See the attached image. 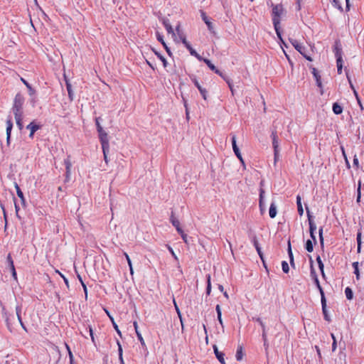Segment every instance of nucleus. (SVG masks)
Returning a JSON list of instances; mask_svg holds the SVG:
<instances>
[{"label":"nucleus","mask_w":364,"mask_h":364,"mask_svg":"<svg viewBox=\"0 0 364 364\" xmlns=\"http://www.w3.org/2000/svg\"><path fill=\"white\" fill-rule=\"evenodd\" d=\"M106 312H107V316H109V319H110V321H111V322H112V326H113V328H114V330L117 331V334H118L120 337H122V333H121L120 330L119 329V327H118L117 324V323H116V322L114 321V318H113V317L109 314V313L107 311H106Z\"/></svg>","instance_id":"18"},{"label":"nucleus","mask_w":364,"mask_h":364,"mask_svg":"<svg viewBox=\"0 0 364 364\" xmlns=\"http://www.w3.org/2000/svg\"><path fill=\"white\" fill-rule=\"evenodd\" d=\"M211 292L210 276L208 275V284L206 287V294L209 295Z\"/></svg>","instance_id":"49"},{"label":"nucleus","mask_w":364,"mask_h":364,"mask_svg":"<svg viewBox=\"0 0 364 364\" xmlns=\"http://www.w3.org/2000/svg\"><path fill=\"white\" fill-rule=\"evenodd\" d=\"M316 262L318 263L320 271L323 272V269H324V265L319 255L316 257Z\"/></svg>","instance_id":"40"},{"label":"nucleus","mask_w":364,"mask_h":364,"mask_svg":"<svg viewBox=\"0 0 364 364\" xmlns=\"http://www.w3.org/2000/svg\"><path fill=\"white\" fill-rule=\"evenodd\" d=\"M321 302L322 311H323L324 319L327 321H329L330 318H329V316L328 314V311L326 309V299H323V301H321Z\"/></svg>","instance_id":"15"},{"label":"nucleus","mask_w":364,"mask_h":364,"mask_svg":"<svg viewBox=\"0 0 364 364\" xmlns=\"http://www.w3.org/2000/svg\"><path fill=\"white\" fill-rule=\"evenodd\" d=\"M215 311L217 312L218 320L220 324L221 325L222 328H223L224 326H223V319H222L221 309H220V306L219 304L216 305Z\"/></svg>","instance_id":"22"},{"label":"nucleus","mask_w":364,"mask_h":364,"mask_svg":"<svg viewBox=\"0 0 364 364\" xmlns=\"http://www.w3.org/2000/svg\"><path fill=\"white\" fill-rule=\"evenodd\" d=\"M312 74L316 81L317 86L321 87L322 84L321 80V76L319 75L318 70L314 68H312Z\"/></svg>","instance_id":"16"},{"label":"nucleus","mask_w":364,"mask_h":364,"mask_svg":"<svg viewBox=\"0 0 364 364\" xmlns=\"http://www.w3.org/2000/svg\"><path fill=\"white\" fill-rule=\"evenodd\" d=\"M100 117H97L95 119V124H96V127H97V130L99 131V130H101L102 128V127L101 126L100 123Z\"/></svg>","instance_id":"58"},{"label":"nucleus","mask_w":364,"mask_h":364,"mask_svg":"<svg viewBox=\"0 0 364 364\" xmlns=\"http://www.w3.org/2000/svg\"><path fill=\"white\" fill-rule=\"evenodd\" d=\"M311 277L312 279H316L318 278V276L316 274V272L314 268V266L311 264V272H310Z\"/></svg>","instance_id":"52"},{"label":"nucleus","mask_w":364,"mask_h":364,"mask_svg":"<svg viewBox=\"0 0 364 364\" xmlns=\"http://www.w3.org/2000/svg\"><path fill=\"white\" fill-rule=\"evenodd\" d=\"M287 252H288V255H289V260H292V259H294V256H293V253H292V250H291V242H290V240H289V241H288V249H287Z\"/></svg>","instance_id":"44"},{"label":"nucleus","mask_w":364,"mask_h":364,"mask_svg":"<svg viewBox=\"0 0 364 364\" xmlns=\"http://www.w3.org/2000/svg\"><path fill=\"white\" fill-rule=\"evenodd\" d=\"M200 14L203 21L207 25L208 30L211 31L213 28V23L210 21L208 17L206 16L204 11H201Z\"/></svg>","instance_id":"14"},{"label":"nucleus","mask_w":364,"mask_h":364,"mask_svg":"<svg viewBox=\"0 0 364 364\" xmlns=\"http://www.w3.org/2000/svg\"><path fill=\"white\" fill-rule=\"evenodd\" d=\"M279 149H274V161L276 162L279 159Z\"/></svg>","instance_id":"62"},{"label":"nucleus","mask_w":364,"mask_h":364,"mask_svg":"<svg viewBox=\"0 0 364 364\" xmlns=\"http://www.w3.org/2000/svg\"><path fill=\"white\" fill-rule=\"evenodd\" d=\"M191 80L195 85V86L198 89V90H200V88H202V87L200 86V85L199 84L198 81L196 77H191Z\"/></svg>","instance_id":"59"},{"label":"nucleus","mask_w":364,"mask_h":364,"mask_svg":"<svg viewBox=\"0 0 364 364\" xmlns=\"http://www.w3.org/2000/svg\"><path fill=\"white\" fill-rule=\"evenodd\" d=\"M16 316H17V318H18V320L19 323H21L22 322V318H21V307L20 306H16Z\"/></svg>","instance_id":"41"},{"label":"nucleus","mask_w":364,"mask_h":364,"mask_svg":"<svg viewBox=\"0 0 364 364\" xmlns=\"http://www.w3.org/2000/svg\"><path fill=\"white\" fill-rule=\"evenodd\" d=\"M252 319L259 323V326H261L262 332H264V331H267L265 324L264 323V322L262 321V320L260 318H259V317L256 318H253Z\"/></svg>","instance_id":"39"},{"label":"nucleus","mask_w":364,"mask_h":364,"mask_svg":"<svg viewBox=\"0 0 364 364\" xmlns=\"http://www.w3.org/2000/svg\"><path fill=\"white\" fill-rule=\"evenodd\" d=\"M262 340L264 341V346L265 348V350H267L269 348V343L267 341V331L264 330V332L262 333Z\"/></svg>","instance_id":"31"},{"label":"nucleus","mask_w":364,"mask_h":364,"mask_svg":"<svg viewBox=\"0 0 364 364\" xmlns=\"http://www.w3.org/2000/svg\"><path fill=\"white\" fill-rule=\"evenodd\" d=\"M333 112L336 114H340L343 112V107L337 102L333 104Z\"/></svg>","instance_id":"23"},{"label":"nucleus","mask_w":364,"mask_h":364,"mask_svg":"<svg viewBox=\"0 0 364 364\" xmlns=\"http://www.w3.org/2000/svg\"><path fill=\"white\" fill-rule=\"evenodd\" d=\"M13 128V123L11 119L9 117L6 120V143L7 145L10 144L11 133Z\"/></svg>","instance_id":"7"},{"label":"nucleus","mask_w":364,"mask_h":364,"mask_svg":"<svg viewBox=\"0 0 364 364\" xmlns=\"http://www.w3.org/2000/svg\"><path fill=\"white\" fill-rule=\"evenodd\" d=\"M272 146L274 149H279V139L276 130L272 132Z\"/></svg>","instance_id":"11"},{"label":"nucleus","mask_w":364,"mask_h":364,"mask_svg":"<svg viewBox=\"0 0 364 364\" xmlns=\"http://www.w3.org/2000/svg\"><path fill=\"white\" fill-rule=\"evenodd\" d=\"M345 294L348 300H352L353 298V293L352 289L350 287H346L345 289Z\"/></svg>","instance_id":"29"},{"label":"nucleus","mask_w":364,"mask_h":364,"mask_svg":"<svg viewBox=\"0 0 364 364\" xmlns=\"http://www.w3.org/2000/svg\"><path fill=\"white\" fill-rule=\"evenodd\" d=\"M305 248L309 252H311L314 250V244L311 240H308L306 242Z\"/></svg>","instance_id":"28"},{"label":"nucleus","mask_w":364,"mask_h":364,"mask_svg":"<svg viewBox=\"0 0 364 364\" xmlns=\"http://www.w3.org/2000/svg\"><path fill=\"white\" fill-rule=\"evenodd\" d=\"M256 250H257V253H258L261 260L262 261L264 267L267 269V266H266V264L264 262V256H263V253L262 252L261 247H259L256 248Z\"/></svg>","instance_id":"42"},{"label":"nucleus","mask_w":364,"mask_h":364,"mask_svg":"<svg viewBox=\"0 0 364 364\" xmlns=\"http://www.w3.org/2000/svg\"><path fill=\"white\" fill-rule=\"evenodd\" d=\"M272 23L274 25V30L276 31L277 36L279 38L282 40V34L280 31V21L281 17L284 14V8L283 6L279 4H272Z\"/></svg>","instance_id":"1"},{"label":"nucleus","mask_w":364,"mask_h":364,"mask_svg":"<svg viewBox=\"0 0 364 364\" xmlns=\"http://www.w3.org/2000/svg\"><path fill=\"white\" fill-rule=\"evenodd\" d=\"M360 188H361V182H360V181H358V189H357V198H356V201L358 203H359L360 200V196H361Z\"/></svg>","instance_id":"47"},{"label":"nucleus","mask_w":364,"mask_h":364,"mask_svg":"<svg viewBox=\"0 0 364 364\" xmlns=\"http://www.w3.org/2000/svg\"><path fill=\"white\" fill-rule=\"evenodd\" d=\"M277 206L274 203H272L270 204L269 210V215L271 218H274L277 215Z\"/></svg>","instance_id":"21"},{"label":"nucleus","mask_w":364,"mask_h":364,"mask_svg":"<svg viewBox=\"0 0 364 364\" xmlns=\"http://www.w3.org/2000/svg\"><path fill=\"white\" fill-rule=\"evenodd\" d=\"M162 23H163L167 33L172 34L173 36H175L176 33H174V31L170 23L169 20L167 18H164L162 19Z\"/></svg>","instance_id":"9"},{"label":"nucleus","mask_w":364,"mask_h":364,"mask_svg":"<svg viewBox=\"0 0 364 364\" xmlns=\"http://www.w3.org/2000/svg\"><path fill=\"white\" fill-rule=\"evenodd\" d=\"M6 261L8 262V264H9L10 269L11 268H14V261H13L10 254L8 255L7 258H6Z\"/></svg>","instance_id":"50"},{"label":"nucleus","mask_w":364,"mask_h":364,"mask_svg":"<svg viewBox=\"0 0 364 364\" xmlns=\"http://www.w3.org/2000/svg\"><path fill=\"white\" fill-rule=\"evenodd\" d=\"M333 52L335 54V57L336 58V61H341L343 60L342 58V47L341 43L338 41H336L333 47Z\"/></svg>","instance_id":"5"},{"label":"nucleus","mask_w":364,"mask_h":364,"mask_svg":"<svg viewBox=\"0 0 364 364\" xmlns=\"http://www.w3.org/2000/svg\"><path fill=\"white\" fill-rule=\"evenodd\" d=\"M133 325H134V329H135V331H136V333L137 338L139 339V341H140V343H141V344L142 346L144 345L145 343H144V338H143L141 333L139 332V331L138 329L137 322L136 321H134Z\"/></svg>","instance_id":"19"},{"label":"nucleus","mask_w":364,"mask_h":364,"mask_svg":"<svg viewBox=\"0 0 364 364\" xmlns=\"http://www.w3.org/2000/svg\"><path fill=\"white\" fill-rule=\"evenodd\" d=\"M317 289H318L320 294H321V301H323V299H326L325 294L323 290V288L321 287V284L317 285Z\"/></svg>","instance_id":"51"},{"label":"nucleus","mask_w":364,"mask_h":364,"mask_svg":"<svg viewBox=\"0 0 364 364\" xmlns=\"http://www.w3.org/2000/svg\"><path fill=\"white\" fill-rule=\"evenodd\" d=\"M243 357L242 348V346H239L236 351L235 358L237 360H241Z\"/></svg>","instance_id":"30"},{"label":"nucleus","mask_w":364,"mask_h":364,"mask_svg":"<svg viewBox=\"0 0 364 364\" xmlns=\"http://www.w3.org/2000/svg\"><path fill=\"white\" fill-rule=\"evenodd\" d=\"M213 350H214L215 356L218 358V360L220 361V363L221 364H225V359H224L225 354L219 351L216 346H213Z\"/></svg>","instance_id":"13"},{"label":"nucleus","mask_w":364,"mask_h":364,"mask_svg":"<svg viewBox=\"0 0 364 364\" xmlns=\"http://www.w3.org/2000/svg\"><path fill=\"white\" fill-rule=\"evenodd\" d=\"M203 62L208 65V67L215 73H219V70L211 63L208 59H203Z\"/></svg>","instance_id":"24"},{"label":"nucleus","mask_w":364,"mask_h":364,"mask_svg":"<svg viewBox=\"0 0 364 364\" xmlns=\"http://www.w3.org/2000/svg\"><path fill=\"white\" fill-rule=\"evenodd\" d=\"M250 239L255 249L259 247L257 236L255 235H251Z\"/></svg>","instance_id":"38"},{"label":"nucleus","mask_w":364,"mask_h":364,"mask_svg":"<svg viewBox=\"0 0 364 364\" xmlns=\"http://www.w3.org/2000/svg\"><path fill=\"white\" fill-rule=\"evenodd\" d=\"M117 344L118 346L119 357H121V356H122V348L120 342L118 340L117 341Z\"/></svg>","instance_id":"61"},{"label":"nucleus","mask_w":364,"mask_h":364,"mask_svg":"<svg viewBox=\"0 0 364 364\" xmlns=\"http://www.w3.org/2000/svg\"><path fill=\"white\" fill-rule=\"evenodd\" d=\"M162 45L164 47L165 50H166L167 53L171 56V52L170 48L167 46V45L166 44L165 42H162Z\"/></svg>","instance_id":"64"},{"label":"nucleus","mask_w":364,"mask_h":364,"mask_svg":"<svg viewBox=\"0 0 364 364\" xmlns=\"http://www.w3.org/2000/svg\"><path fill=\"white\" fill-rule=\"evenodd\" d=\"M290 41L295 49L299 52L307 60L312 61V58L306 54V48L305 46L299 43L296 40L291 39Z\"/></svg>","instance_id":"3"},{"label":"nucleus","mask_w":364,"mask_h":364,"mask_svg":"<svg viewBox=\"0 0 364 364\" xmlns=\"http://www.w3.org/2000/svg\"><path fill=\"white\" fill-rule=\"evenodd\" d=\"M64 163H65V168H66V175L67 176H68L70 173V168H71V162L70 161L67 159L64 161Z\"/></svg>","instance_id":"32"},{"label":"nucleus","mask_w":364,"mask_h":364,"mask_svg":"<svg viewBox=\"0 0 364 364\" xmlns=\"http://www.w3.org/2000/svg\"><path fill=\"white\" fill-rule=\"evenodd\" d=\"M14 186H15V188L16 190L17 196L20 198L22 205H25L26 200H25L23 192L21 191L20 187L18 186V185L16 183H15Z\"/></svg>","instance_id":"17"},{"label":"nucleus","mask_w":364,"mask_h":364,"mask_svg":"<svg viewBox=\"0 0 364 364\" xmlns=\"http://www.w3.org/2000/svg\"><path fill=\"white\" fill-rule=\"evenodd\" d=\"M343 63V60H341V61H336L337 71H338V74L342 73Z\"/></svg>","instance_id":"48"},{"label":"nucleus","mask_w":364,"mask_h":364,"mask_svg":"<svg viewBox=\"0 0 364 364\" xmlns=\"http://www.w3.org/2000/svg\"><path fill=\"white\" fill-rule=\"evenodd\" d=\"M97 132L99 134L100 143L102 144V149H105V147L107 149V146H109L107 133L103 129L97 131Z\"/></svg>","instance_id":"4"},{"label":"nucleus","mask_w":364,"mask_h":364,"mask_svg":"<svg viewBox=\"0 0 364 364\" xmlns=\"http://www.w3.org/2000/svg\"><path fill=\"white\" fill-rule=\"evenodd\" d=\"M356 240H357V243H358V252H360V249H361V232H358L357 233V237H356Z\"/></svg>","instance_id":"36"},{"label":"nucleus","mask_w":364,"mask_h":364,"mask_svg":"<svg viewBox=\"0 0 364 364\" xmlns=\"http://www.w3.org/2000/svg\"><path fill=\"white\" fill-rule=\"evenodd\" d=\"M306 210L309 225V232H310V235H312V232H315V231L316 230V225L312 219V215H311V213L307 206H306Z\"/></svg>","instance_id":"6"},{"label":"nucleus","mask_w":364,"mask_h":364,"mask_svg":"<svg viewBox=\"0 0 364 364\" xmlns=\"http://www.w3.org/2000/svg\"><path fill=\"white\" fill-rule=\"evenodd\" d=\"M154 52L155 55L161 60V62L163 63L164 67L166 68L167 66V61H166V58L159 52H157L156 50H154Z\"/></svg>","instance_id":"34"},{"label":"nucleus","mask_w":364,"mask_h":364,"mask_svg":"<svg viewBox=\"0 0 364 364\" xmlns=\"http://www.w3.org/2000/svg\"><path fill=\"white\" fill-rule=\"evenodd\" d=\"M25 99L21 93H17L14 100V104L12 107V112L14 117L23 116V106L24 104Z\"/></svg>","instance_id":"2"},{"label":"nucleus","mask_w":364,"mask_h":364,"mask_svg":"<svg viewBox=\"0 0 364 364\" xmlns=\"http://www.w3.org/2000/svg\"><path fill=\"white\" fill-rule=\"evenodd\" d=\"M14 205H15V211H16V217L18 218V219H21V216L19 215L18 214V212H19V210H20V208H19V205L16 203V199L14 198Z\"/></svg>","instance_id":"54"},{"label":"nucleus","mask_w":364,"mask_h":364,"mask_svg":"<svg viewBox=\"0 0 364 364\" xmlns=\"http://www.w3.org/2000/svg\"><path fill=\"white\" fill-rule=\"evenodd\" d=\"M156 36L157 40L159 42H161V44H162V42H165L164 40V36L159 32H156Z\"/></svg>","instance_id":"60"},{"label":"nucleus","mask_w":364,"mask_h":364,"mask_svg":"<svg viewBox=\"0 0 364 364\" xmlns=\"http://www.w3.org/2000/svg\"><path fill=\"white\" fill-rule=\"evenodd\" d=\"M353 267L354 268V274H355V277L357 280L360 279V272L358 269V262H355L353 263Z\"/></svg>","instance_id":"26"},{"label":"nucleus","mask_w":364,"mask_h":364,"mask_svg":"<svg viewBox=\"0 0 364 364\" xmlns=\"http://www.w3.org/2000/svg\"><path fill=\"white\" fill-rule=\"evenodd\" d=\"M282 270L284 273H288L289 271V264L286 261H282Z\"/></svg>","instance_id":"45"},{"label":"nucleus","mask_w":364,"mask_h":364,"mask_svg":"<svg viewBox=\"0 0 364 364\" xmlns=\"http://www.w3.org/2000/svg\"><path fill=\"white\" fill-rule=\"evenodd\" d=\"M41 126L36 124L34 122H31L27 125L26 129L30 130L29 137L33 138L34 133L40 129Z\"/></svg>","instance_id":"10"},{"label":"nucleus","mask_w":364,"mask_h":364,"mask_svg":"<svg viewBox=\"0 0 364 364\" xmlns=\"http://www.w3.org/2000/svg\"><path fill=\"white\" fill-rule=\"evenodd\" d=\"M332 5L338 9L340 11H343V7L338 0H331Z\"/></svg>","instance_id":"37"},{"label":"nucleus","mask_w":364,"mask_h":364,"mask_svg":"<svg viewBox=\"0 0 364 364\" xmlns=\"http://www.w3.org/2000/svg\"><path fill=\"white\" fill-rule=\"evenodd\" d=\"M109 146H107V149L105 148V149H102L103 155H104V159L105 161L107 164L108 159H107V153L109 152Z\"/></svg>","instance_id":"53"},{"label":"nucleus","mask_w":364,"mask_h":364,"mask_svg":"<svg viewBox=\"0 0 364 364\" xmlns=\"http://www.w3.org/2000/svg\"><path fill=\"white\" fill-rule=\"evenodd\" d=\"M232 149L234 151H237V149H239V148L237 147V144H236V137L235 135H232Z\"/></svg>","instance_id":"46"},{"label":"nucleus","mask_w":364,"mask_h":364,"mask_svg":"<svg viewBox=\"0 0 364 364\" xmlns=\"http://www.w3.org/2000/svg\"><path fill=\"white\" fill-rule=\"evenodd\" d=\"M264 191L262 188H260L259 190V207L262 208L264 205Z\"/></svg>","instance_id":"35"},{"label":"nucleus","mask_w":364,"mask_h":364,"mask_svg":"<svg viewBox=\"0 0 364 364\" xmlns=\"http://www.w3.org/2000/svg\"><path fill=\"white\" fill-rule=\"evenodd\" d=\"M65 80L66 88H67L68 94V97L70 101H73L74 99V92L72 89V85H71L70 81L66 78L65 76Z\"/></svg>","instance_id":"12"},{"label":"nucleus","mask_w":364,"mask_h":364,"mask_svg":"<svg viewBox=\"0 0 364 364\" xmlns=\"http://www.w3.org/2000/svg\"><path fill=\"white\" fill-rule=\"evenodd\" d=\"M15 117V119H16V125L17 127H18V129L20 130H21L23 128V116H17V117Z\"/></svg>","instance_id":"25"},{"label":"nucleus","mask_w":364,"mask_h":364,"mask_svg":"<svg viewBox=\"0 0 364 364\" xmlns=\"http://www.w3.org/2000/svg\"><path fill=\"white\" fill-rule=\"evenodd\" d=\"M178 233L181 235V237H182V239H183V240L186 243H187V237H188V235H187L186 234H185V233H184V232H183V230H182V232H178Z\"/></svg>","instance_id":"63"},{"label":"nucleus","mask_w":364,"mask_h":364,"mask_svg":"<svg viewBox=\"0 0 364 364\" xmlns=\"http://www.w3.org/2000/svg\"><path fill=\"white\" fill-rule=\"evenodd\" d=\"M22 82L24 83V85L26 86V87L28 89V93L30 95H33L35 94V90L32 88L31 85L26 81L24 79L21 78Z\"/></svg>","instance_id":"33"},{"label":"nucleus","mask_w":364,"mask_h":364,"mask_svg":"<svg viewBox=\"0 0 364 364\" xmlns=\"http://www.w3.org/2000/svg\"><path fill=\"white\" fill-rule=\"evenodd\" d=\"M199 92L204 100L207 99V90L205 88H200Z\"/></svg>","instance_id":"55"},{"label":"nucleus","mask_w":364,"mask_h":364,"mask_svg":"<svg viewBox=\"0 0 364 364\" xmlns=\"http://www.w3.org/2000/svg\"><path fill=\"white\" fill-rule=\"evenodd\" d=\"M170 222L171 223L173 226L176 228L178 232H182V228L180 226V222L176 218H175L173 211L171 212V215L170 217Z\"/></svg>","instance_id":"8"},{"label":"nucleus","mask_w":364,"mask_h":364,"mask_svg":"<svg viewBox=\"0 0 364 364\" xmlns=\"http://www.w3.org/2000/svg\"><path fill=\"white\" fill-rule=\"evenodd\" d=\"M234 153L237 156L238 159L240 161V162L244 165L245 162H244V160H243V159L242 157V155L240 154V149H237V151H234Z\"/></svg>","instance_id":"57"},{"label":"nucleus","mask_w":364,"mask_h":364,"mask_svg":"<svg viewBox=\"0 0 364 364\" xmlns=\"http://www.w3.org/2000/svg\"><path fill=\"white\" fill-rule=\"evenodd\" d=\"M319 233V240L321 246L323 245V227H321L318 231Z\"/></svg>","instance_id":"56"},{"label":"nucleus","mask_w":364,"mask_h":364,"mask_svg":"<svg viewBox=\"0 0 364 364\" xmlns=\"http://www.w3.org/2000/svg\"><path fill=\"white\" fill-rule=\"evenodd\" d=\"M296 205H297V210L299 215H302L304 214V209L301 205V198L299 195L296 196Z\"/></svg>","instance_id":"20"},{"label":"nucleus","mask_w":364,"mask_h":364,"mask_svg":"<svg viewBox=\"0 0 364 364\" xmlns=\"http://www.w3.org/2000/svg\"><path fill=\"white\" fill-rule=\"evenodd\" d=\"M215 73L220 75L228 83V87H231V80L226 75L223 74L220 70H219V73Z\"/></svg>","instance_id":"27"},{"label":"nucleus","mask_w":364,"mask_h":364,"mask_svg":"<svg viewBox=\"0 0 364 364\" xmlns=\"http://www.w3.org/2000/svg\"><path fill=\"white\" fill-rule=\"evenodd\" d=\"M287 252H288V255H289V260H292V259H294V256H293V253H292V250H291V242H290V240H289V241H288V249H287Z\"/></svg>","instance_id":"43"}]
</instances>
